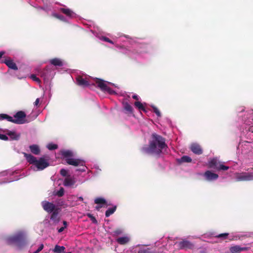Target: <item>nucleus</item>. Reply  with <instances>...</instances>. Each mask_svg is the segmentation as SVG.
<instances>
[{
	"label": "nucleus",
	"instance_id": "24",
	"mask_svg": "<svg viewBox=\"0 0 253 253\" xmlns=\"http://www.w3.org/2000/svg\"><path fill=\"white\" fill-rule=\"evenodd\" d=\"M243 147V148L246 150V149L249 150L250 148L252 147V144L250 142L248 141H244L242 143H240L239 145V147Z\"/></svg>",
	"mask_w": 253,
	"mask_h": 253
},
{
	"label": "nucleus",
	"instance_id": "14",
	"mask_svg": "<svg viewBox=\"0 0 253 253\" xmlns=\"http://www.w3.org/2000/svg\"><path fill=\"white\" fill-rule=\"evenodd\" d=\"M14 174V171H12L11 170H5L3 171L0 173V178L2 176H8V175H13ZM19 179V178L17 177L15 178H10L9 180H6L5 178L3 179L1 181H0V184H2L7 182H10L15 180H17Z\"/></svg>",
	"mask_w": 253,
	"mask_h": 253
},
{
	"label": "nucleus",
	"instance_id": "43",
	"mask_svg": "<svg viewBox=\"0 0 253 253\" xmlns=\"http://www.w3.org/2000/svg\"><path fill=\"white\" fill-rule=\"evenodd\" d=\"M87 216L88 217H89L91 219V220L93 223H97L96 219L92 214H91L90 213H88Z\"/></svg>",
	"mask_w": 253,
	"mask_h": 253
},
{
	"label": "nucleus",
	"instance_id": "48",
	"mask_svg": "<svg viewBox=\"0 0 253 253\" xmlns=\"http://www.w3.org/2000/svg\"><path fill=\"white\" fill-rule=\"evenodd\" d=\"M132 98L134 99H136L137 100H138L139 99V97L136 95V94H134L132 95Z\"/></svg>",
	"mask_w": 253,
	"mask_h": 253
},
{
	"label": "nucleus",
	"instance_id": "50",
	"mask_svg": "<svg viewBox=\"0 0 253 253\" xmlns=\"http://www.w3.org/2000/svg\"><path fill=\"white\" fill-rule=\"evenodd\" d=\"M5 54V51H0V59L2 57V56Z\"/></svg>",
	"mask_w": 253,
	"mask_h": 253
},
{
	"label": "nucleus",
	"instance_id": "31",
	"mask_svg": "<svg viewBox=\"0 0 253 253\" xmlns=\"http://www.w3.org/2000/svg\"><path fill=\"white\" fill-rule=\"evenodd\" d=\"M65 249L64 246H60L56 245L53 250V251L55 253H63Z\"/></svg>",
	"mask_w": 253,
	"mask_h": 253
},
{
	"label": "nucleus",
	"instance_id": "1",
	"mask_svg": "<svg viewBox=\"0 0 253 253\" xmlns=\"http://www.w3.org/2000/svg\"><path fill=\"white\" fill-rule=\"evenodd\" d=\"M76 83L78 85L83 87L94 85L95 83L104 92H107L110 94L116 93V92L110 87V85H115L114 84L97 78L93 79L91 77L86 75H78L76 77Z\"/></svg>",
	"mask_w": 253,
	"mask_h": 253
},
{
	"label": "nucleus",
	"instance_id": "40",
	"mask_svg": "<svg viewBox=\"0 0 253 253\" xmlns=\"http://www.w3.org/2000/svg\"><path fill=\"white\" fill-rule=\"evenodd\" d=\"M152 108H153L154 113L156 114V115L158 117H161V112L158 110V109L157 107H156L155 106H152Z\"/></svg>",
	"mask_w": 253,
	"mask_h": 253
},
{
	"label": "nucleus",
	"instance_id": "25",
	"mask_svg": "<svg viewBox=\"0 0 253 253\" xmlns=\"http://www.w3.org/2000/svg\"><path fill=\"white\" fill-rule=\"evenodd\" d=\"M51 64L55 66H63V62L62 60L59 58H54L50 60Z\"/></svg>",
	"mask_w": 253,
	"mask_h": 253
},
{
	"label": "nucleus",
	"instance_id": "30",
	"mask_svg": "<svg viewBox=\"0 0 253 253\" xmlns=\"http://www.w3.org/2000/svg\"><path fill=\"white\" fill-rule=\"evenodd\" d=\"M134 106L135 107L138 108L140 111H143L144 112H146V109L144 106L143 104L141 103L139 101H136L134 102Z\"/></svg>",
	"mask_w": 253,
	"mask_h": 253
},
{
	"label": "nucleus",
	"instance_id": "49",
	"mask_svg": "<svg viewBox=\"0 0 253 253\" xmlns=\"http://www.w3.org/2000/svg\"><path fill=\"white\" fill-rule=\"evenodd\" d=\"M39 101H40L39 98H37L36 101L34 102V105L35 106H37L39 103Z\"/></svg>",
	"mask_w": 253,
	"mask_h": 253
},
{
	"label": "nucleus",
	"instance_id": "18",
	"mask_svg": "<svg viewBox=\"0 0 253 253\" xmlns=\"http://www.w3.org/2000/svg\"><path fill=\"white\" fill-rule=\"evenodd\" d=\"M190 150L194 154L200 155L202 154L203 150L201 146L197 143H192L190 146Z\"/></svg>",
	"mask_w": 253,
	"mask_h": 253
},
{
	"label": "nucleus",
	"instance_id": "45",
	"mask_svg": "<svg viewBox=\"0 0 253 253\" xmlns=\"http://www.w3.org/2000/svg\"><path fill=\"white\" fill-rule=\"evenodd\" d=\"M248 131H251L253 133V122L252 123V126H249L248 128H247Z\"/></svg>",
	"mask_w": 253,
	"mask_h": 253
},
{
	"label": "nucleus",
	"instance_id": "19",
	"mask_svg": "<svg viewBox=\"0 0 253 253\" xmlns=\"http://www.w3.org/2000/svg\"><path fill=\"white\" fill-rule=\"evenodd\" d=\"M6 134L11 140H18L20 136V134L17 133L15 131H11L8 129L6 131Z\"/></svg>",
	"mask_w": 253,
	"mask_h": 253
},
{
	"label": "nucleus",
	"instance_id": "16",
	"mask_svg": "<svg viewBox=\"0 0 253 253\" xmlns=\"http://www.w3.org/2000/svg\"><path fill=\"white\" fill-rule=\"evenodd\" d=\"M76 182L75 178L71 175L67 176L63 181V185L66 187L73 186Z\"/></svg>",
	"mask_w": 253,
	"mask_h": 253
},
{
	"label": "nucleus",
	"instance_id": "10",
	"mask_svg": "<svg viewBox=\"0 0 253 253\" xmlns=\"http://www.w3.org/2000/svg\"><path fill=\"white\" fill-rule=\"evenodd\" d=\"M234 177L237 181L253 180V170L252 171L237 172Z\"/></svg>",
	"mask_w": 253,
	"mask_h": 253
},
{
	"label": "nucleus",
	"instance_id": "44",
	"mask_svg": "<svg viewBox=\"0 0 253 253\" xmlns=\"http://www.w3.org/2000/svg\"><path fill=\"white\" fill-rule=\"evenodd\" d=\"M31 78L34 81L39 83L40 82V79L37 77L35 75H32L31 76Z\"/></svg>",
	"mask_w": 253,
	"mask_h": 253
},
{
	"label": "nucleus",
	"instance_id": "42",
	"mask_svg": "<svg viewBox=\"0 0 253 253\" xmlns=\"http://www.w3.org/2000/svg\"><path fill=\"white\" fill-rule=\"evenodd\" d=\"M123 233V230L122 229H117L113 232L114 235L117 236L121 235Z\"/></svg>",
	"mask_w": 253,
	"mask_h": 253
},
{
	"label": "nucleus",
	"instance_id": "52",
	"mask_svg": "<svg viewBox=\"0 0 253 253\" xmlns=\"http://www.w3.org/2000/svg\"><path fill=\"white\" fill-rule=\"evenodd\" d=\"M95 169H96L97 170H98V171H100L101 169H99V167L98 166H95L94 167Z\"/></svg>",
	"mask_w": 253,
	"mask_h": 253
},
{
	"label": "nucleus",
	"instance_id": "6",
	"mask_svg": "<svg viewBox=\"0 0 253 253\" xmlns=\"http://www.w3.org/2000/svg\"><path fill=\"white\" fill-rule=\"evenodd\" d=\"M61 155L67 163L74 166H81L80 169H77V171L84 172L86 170L87 167L85 166V162L83 160L73 158L74 153L70 150H62L60 152Z\"/></svg>",
	"mask_w": 253,
	"mask_h": 253
},
{
	"label": "nucleus",
	"instance_id": "15",
	"mask_svg": "<svg viewBox=\"0 0 253 253\" xmlns=\"http://www.w3.org/2000/svg\"><path fill=\"white\" fill-rule=\"evenodd\" d=\"M130 237L128 235H125L123 236L118 237L116 239V242L120 245H124L129 242Z\"/></svg>",
	"mask_w": 253,
	"mask_h": 253
},
{
	"label": "nucleus",
	"instance_id": "3",
	"mask_svg": "<svg viewBox=\"0 0 253 253\" xmlns=\"http://www.w3.org/2000/svg\"><path fill=\"white\" fill-rule=\"evenodd\" d=\"M5 243L8 245H15L16 250H21L27 244V233L20 230L5 238Z\"/></svg>",
	"mask_w": 253,
	"mask_h": 253
},
{
	"label": "nucleus",
	"instance_id": "51",
	"mask_svg": "<svg viewBox=\"0 0 253 253\" xmlns=\"http://www.w3.org/2000/svg\"><path fill=\"white\" fill-rule=\"evenodd\" d=\"M78 199L80 200V201H83L84 199L83 198V197H79L78 198Z\"/></svg>",
	"mask_w": 253,
	"mask_h": 253
},
{
	"label": "nucleus",
	"instance_id": "8",
	"mask_svg": "<svg viewBox=\"0 0 253 253\" xmlns=\"http://www.w3.org/2000/svg\"><path fill=\"white\" fill-rule=\"evenodd\" d=\"M60 211H56L52 213H51L50 219L51 222V224L56 226V229L58 233H61L66 228L67 226V222L66 221H62L61 223L62 226L59 228V225H60V217L59 216Z\"/></svg>",
	"mask_w": 253,
	"mask_h": 253
},
{
	"label": "nucleus",
	"instance_id": "22",
	"mask_svg": "<svg viewBox=\"0 0 253 253\" xmlns=\"http://www.w3.org/2000/svg\"><path fill=\"white\" fill-rule=\"evenodd\" d=\"M2 63H4L9 68L17 70L18 68L16 64L11 59H5L4 61H2Z\"/></svg>",
	"mask_w": 253,
	"mask_h": 253
},
{
	"label": "nucleus",
	"instance_id": "35",
	"mask_svg": "<svg viewBox=\"0 0 253 253\" xmlns=\"http://www.w3.org/2000/svg\"><path fill=\"white\" fill-rule=\"evenodd\" d=\"M46 147L49 150H53L56 149L58 148V146L56 144L50 143L47 145Z\"/></svg>",
	"mask_w": 253,
	"mask_h": 253
},
{
	"label": "nucleus",
	"instance_id": "32",
	"mask_svg": "<svg viewBox=\"0 0 253 253\" xmlns=\"http://www.w3.org/2000/svg\"><path fill=\"white\" fill-rule=\"evenodd\" d=\"M64 194V189L63 188L61 187L58 191H54L53 194L58 196V197H62Z\"/></svg>",
	"mask_w": 253,
	"mask_h": 253
},
{
	"label": "nucleus",
	"instance_id": "54",
	"mask_svg": "<svg viewBox=\"0 0 253 253\" xmlns=\"http://www.w3.org/2000/svg\"><path fill=\"white\" fill-rule=\"evenodd\" d=\"M138 246H140V245H138L136 246V247H138Z\"/></svg>",
	"mask_w": 253,
	"mask_h": 253
},
{
	"label": "nucleus",
	"instance_id": "29",
	"mask_svg": "<svg viewBox=\"0 0 253 253\" xmlns=\"http://www.w3.org/2000/svg\"><path fill=\"white\" fill-rule=\"evenodd\" d=\"M116 208H117V207H116V206H113V207H111V208H109L106 211V212H105V216H106V217H108L110 216L111 214L114 213V212L116 210Z\"/></svg>",
	"mask_w": 253,
	"mask_h": 253
},
{
	"label": "nucleus",
	"instance_id": "39",
	"mask_svg": "<svg viewBox=\"0 0 253 253\" xmlns=\"http://www.w3.org/2000/svg\"><path fill=\"white\" fill-rule=\"evenodd\" d=\"M60 173L61 175L63 176L67 177V176L69 175H67L68 170L64 169H62L60 170Z\"/></svg>",
	"mask_w": 253,
	"mask_h": 253
},
{
	"label": "nucleus",
	"instance_id": "21",
	"mask_svg": "<svg viewBox=\"0 0 253 253\" xmlns=\"http://www.w3.org/2000/svg\"><path fill=\"white\" fill-rule=\"evenodd\" d=\"M53 76V72L51 71L48 70L47 69L43 71L42 73L41 76L44 79V80H48L52 78Z\"/></svg>",
	"mask_w": 253,
	"mask_h": 253
},
{
	"label": "nucleus",
	"instance_id": "11",
	"mask_svg": "<svg viewBox=\"0 0 253 253\" xmlns=\"http://www.w3.org/2000/svg\"><path fill=\"white\" fill-rule=\"evenodd\" d=\"M42 206L43 210L49 213H52L56 211H60V208L56 204L47 201H42Z\"/></svg>",
	"mask_w": 253,
	"mask_h": 253
},
{
	"label": "nucleus",
	"instance_id": "53",
	"mask_svg": "<svg viewBox=\"0 0 253 253\" xmlns=\"http://www.w3.org/2000/svg\"><path fill=\"white\" fill-rule=\"evenodd\" d=\"M244 108H243L241 111L242 112V111H244Z\"/></svg>",
	"mask_w": 253,
	"mask_h": 253
},
{
	"label": "nucleus",
	"instance_id": "4",
	"mask_svg": "<svg viewBox=\"0 0 253 253\" xmlns=\"http://www.w3.org/2000/svg\"><path fill=\"white\" fill-rule=\"evenodd\" d=\"M116 46L120 49V51L129 57L133 59H137L139 56H142L143 54L148 51V46L146 44L135 43L133 45V50L118 44Z\"/></svg>",
	"mask_w": 253,
	"mask_h": 253
},
{
	"label": "nucleus",
	"instance_id": "46",
	"mask_svg": "<svg viewBox=\"0 0 253 253\" xmlns=\"http://www.w3.org/2000/svg\"><path fill=\"white\" fill-rule=\"evenodd\" d=\"M58 207L59 206H64V202L62 201H61V200H59L57 203V205H56Z\"/></svg>",
	"mask_w": 253,
	"mask_h": 253
},
{
	"label": "nucleus",
	"instance_id": "41",
	"mask_svg": "<svg viewBox=\"0 0 253 253\" xmlns=\"http://www.w3.org/2000/svg\"><path fill=\"white\" fill-rule=\"evenodd\" d=\"M123 37H125L126 39H129V37L128 36H126V35H123V34H121V33L118 34L117 36H114L113 39H117V38H121Z\"/></svg>",
	"mask_w": 253,
	"mask_h": 253
},
{
	"label": "nucleus",
	"instance_id": "38",
	"mask_svg": "<svg viewBox=\"0 0 253 253\" xmlns=\"http://www.w3.org/2000/svg\"><path fill=\"white\" fill-rule=\"evenodd\" d=\"M215 237L218 238H224L225 239L227 238V237L228 235V233H222L218 235H214Z\"/></svg>",
	"mask_w": 253,
	"mask_h": 253
},
{
	"label": "nucleus",
	"instance_id": "34",
	"mask_svg": "<svg viewBox=\"0 0 253 253\" xmlns=\"http://www.w3.org/2000/svg\"><path fill=\"white\" fill-rule=\"evenodd\" d=\"M124 107L125 109L130 113L132 112V108L127 102L124 103Z\"/></svg>",
	"mask_w": 253,
	"mask_h": 253
},
{
	"label": "nucleus",
	"instance_id": "33",
	"mask_svg": "<svg viewBox=\"0 0 253 253\" xmlns=\"http://www.w3.org/2000/svg\"><path fill=\"white\" fill-rule=\"evenodd\" d=\"M52 15L53 17H55V18H57V19H59V20H60L61 21H64V22H66V18L64 16L61 15H60V14H58L57 13L53 12V13H52Z\"/></svg>",
	"mask_w": 253,
	"mask_h": 253
},
{
	"label": "nucleus",
	"instance_id": "20",
	"mask_svg": "<svg viewBox=\"0 0 253 253\" xmlns=\"http://www.w3.org/2000/svg\"><path fill=\"white\" fill-rule=\"evenodd\" d=\"M247 250H248L247 247H241L238 245L231 247L230 248V251L232 253H240L242 251H245Z\"/></svg>",
	"mask_w": 253,
	"mask_h": 253
},
{
	"label": "nucleus",
	"instance_id": "37",
	"mask_svg": "<svg viewBox=\"0 0 253 253\" xmlns=\"http://www.w3.org/2000/svg\"><path fill=\"white\" fill-rule=\"evenodd\" d=\"M138 253H152L148 249H145L143 247H141L139 250Z\"/></svg>",
	"mask_w": 253,
	"mask_h": 253
},
{
	"label": "nucleus",
	"instance_id": "27",
	"mask_svg": "<svg viewBox=\"0 0 253 253\" xmlns=\"http://www.w3.org/2000/svg\"><path fill=\"white\" fill-rule=\"evenodd\" d=\"M94 203L97 205H105L106 204V201L104 198L97 197L94 199Z\"/></svg>",
	"mask_w": 253,
	"mask_h": 253
},
{
	"label": "nucleus",
	"instance_id": "26",
	"mask_svg": "<svg viewBox=\"0 0 253 253\" xmlns=\"http://www.w3.org/2000/svg\"><path fill=\"white\" fill-rule=\"evenodd\" d=\"M178 162L180 163H191L192 162V159L188 156H183L178 160Z\"/></svg>",
	"mask_w": 253,
	"mask_h": 253
},
{
	"label": "nucleus",
	"instance_id": "17",
	"mask_svg": "<svg viewBox=\"0 0 253 253\" xmlns=\"http://www.w3.org/2000/svg\"><path fill=\"white\" fill-rule=\"evenodd\" d=\"M59 10L69 18H72L76 17L75 13L66 7L60 8Z\"/></svg>",
	"mask_w": 253,
	"mask_h": 253
},
{
	"label": "nucleus",
	"instance_id": "9",
	"mask_svg": "<svg viewBox=\"0 0 253 253\" xmlns=\"http://www.w3.org/2000/svg\"><path fill=\"white\" fill-rule=\"evenodd\" d=\"M209 168L214 169L217 171L227 170L229 167L225 166L224 162L219 161L217 158L210 159L207 164Z\"/></svg>",
	"mask_w": 253,
	"mask_h": 253
},
{
	"label": "nucleus",
	"instance_id": "23",
	"mask_svg": "<svg viewBox=\"0 0 253 253\" xmlns=\"http://www.w3.org/2000/svg\"><path fill=\"white\" fill-rule=\"evenodd\" d=\"M31 152L36 155H38L40 153V148L39 146L36 144L31 145L29 146Z\"/></svg>",
	"mask_w": 253,
	"mask_h": 253
},
{
	"label": "nucleus",
	"instance_id": "7",
	"mask_svg": "<svg viewBox=\"0 0 253 253\" xmlns=\"http://www.w3.org/2000/svg\"><path fill=\"white\" fill-rule=\"evenodd\" d=\"M26 114L23 111H19L14 115V118L9 116L6 114H0V121L4 119L8 122H12L17 124H23L26 123L25 121Z\"/></svg>",
	"mask_w": 253,
	"mask_h": 253
},
{
	"label": "nucleus",
	"instance_id": "47",
	"mask_svg": "<svg viewBox=\"0 0 253 253\" xmlns=\"http://www.w3.org/2000/svg\"><path fill=\"white\" fill-rule=\"evenodd\" d=\"M104 205H97V206L95 207V209L96 210H97V211H99V210L102 208L103 207Z\"/></svg>",
	"mask_w": 253,
	"mask_h": 253
},
{
	"label": "nucleus",
	"instance_id": "13",
	"mask_svg": "<svg viewBox=\"0 0 253 253\" xmlns=\"http://www.w3.org/2000/svg\"><path fill=\"white\" fill-rule=\"evenodd\" d=\"M203 177L205 180L211 182L217 180L218 178V175L211 170H206L203 174Z\"/></svg>",
	"mask_w": 253,
	"mask_h": 253
},
{
	"label": "nucleus",
	"instance_id": "5",
	"mask_svg": "<svg viewBox=\"0 0 253 253\" xmlns=\"http://www.w3.org/2000/svg\"><path fill=\"white\" fill-rule=\"evenodd\" d=\"M24 154L27 162L32 165L31 169L34 171L42 170L49 166L48 160L46 159L44 157L37 159L31 154L25 153Z\"/></svg>",
	"mask_w": 253,
	"mask_h": 253
},
{
	"label": "nucleus",
	"instance_id": "12",
	"mask_svg": "<svg viewBox=\"0 0 253 253\" xmlns=\"http://www.w3.org/2000/svg\"><path fill=\"white\" fill-rule=\"evenodd\" d=\"M175 245L178 249L185 250L192 249L194 247L193 244L185 239H182L180 242H176Z\"/></svg>",
	"mask_w": 253,
	"mask_h": 253
},
{
	"label": "nucleus",
	"instance_id": "28",
	"mask_svg": "<svg viewBox=\"0 0 253 253\" xmlns=\"http://www.w3.org/2000/svg\"><path fill=\"white\" fill-rule=\"evenodd\" d=\"M35 245H32L30 250V253H39L40 251H41L43 248V245L41 244L39 245L38 249L36 251H33V249L35 248Z\"/></svg>",
	"mask_w": 253,
	"mask_h": 253
},
{
	"label": "nucleus",
	"instance_id": "2",
	"mask_svg": "<svg viewBox=\"0 0 253 253\" xmlns=\"http://www.w3.org/2000/svg\"><path fill=\"white\" fill-rule=\"evenodd\" d=\"M166 147L165 139L160 135L154 133L149 145L142 147L141 151L144 154L159 155Z\"/></svg>",
	"mask_w": 253,
	"mask_h": 253
},
{
	"label": "nucleus",
	"instance_id": "36",
	"mask_svg": "<svg viewBox=\"0 0 253 253\" xmlns=\"http://www.w3.org/2000/svg\"><path fill=\"white\" fill-rule=\"evenodd\" d=\"M99 39L101 41H104L106 42H108L110 43L113 44H114V42L112 40H110L109 38H108L106 37H104V36L99 37Z\"/></svg>",
	"mask_w": 253,
	"mask_h": 253
}]
</instances>
